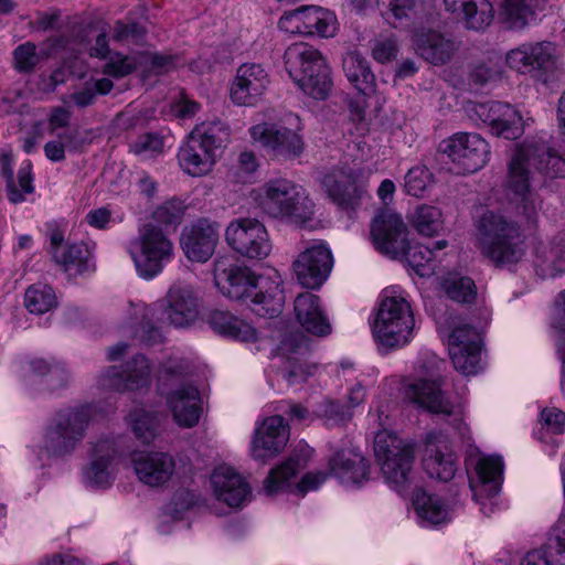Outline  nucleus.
Returning a JSON list of instances; mask_svg holds the SVG:
<instances>
[{"instance_id": "f257e3e1", "label": "nucleus", "mask_w": 565, "mask_h": 565, "mask_svg": "<svg viewBox=\"0 0 565 565\" xmlns=\"http://www.w3.org/2000/svg\"><path fill=\"white\" fill-rule=\"evenodd\" d=\"M214 282L225 297L249 301L252 311L259 317L274 318L282 310L285 297L276 271L268 277H257L232 258L220 257L214 263Z\"/></svg>"}, {"instance_id": "f03ea898", "label": "nucleus", "mask_w": 565, "mask_h": 565, "mask_svg": "<svg viewBox=\"0 0 565 565\" xmlns=\"http://www.w3.org/2000/svg\"><path fill=\"white\" fill-rule=\"evenodd\" d=\"M475 244L495 267L513 269L525 259L527 244L520 226L504 215L488 211L476 225Z\"/></svg>"}, {"instance_id": "7ed1b4c3", "label": "nucleus", "mask_w": 565, "mask_h": 565, "mask_svg": "<svg viewBox=\"0 0 565 565\" xmlns=\"http://www.w3.org/2000/svg\"><path fill=\"white\" fill-rule=\"evenodd\" d=\"M252 196L265 215L286 224L305 226L315 215V203L307 191L287 178L269 179Z\"/></svg>"}, {"instance_id": "20e7f679", "label": "nucleus", "mask_w": 565, "mask_h": 565, "mask_svg": "<svg viewBox=\"0 0 565 565\" xmlns=\"http://www.w3.org/2000/svg\"><path fill=\"white\" fill-rule=\"evenodd\" d=\"M415 319L405 295L396 289H385L371 322L372 335L380 348L398 349L414 337Z\"/></svg>"}, {"instance_id": "39448f33", "label": "nucleus", "mask_w": 565, "mask_h": 565, "mask_svg": "<svg viewBox=\"0 0 565 565\" xmlns=\"http://www.w3.org/2000/svg\"><path fill=\"white\" fill-rule=\"evenodd\" d=\"M285 66L295 84L315 99H326L332 87L331 70L327 58L312 45L290 44L284 54Z\"/></svg>"}, {"instance_id": "423d86ee", "label": "nucleus", "mask_w": 565, "mask_h": 565, "mask_svg": "<svg viewBox=\"0 0 565 565\" xmlns=\"http://www.w3.org/2000/svg\"><path fill=\"white\" fill-rule=\"evenodd\" d=\"M228 139V128L221 120L195 126L179 149L178 160L181 169L192 177L210 173Z\"/></svg>"}, {"instance_id": "0eeeda50", "label": "nucleus", "mask_w": 565, "mask_h": 565, "mask_svg": "<svg viewBox=\"0 0 565 565\" xmlns=\"http://www.w3.org/2000/svg\"><path fill=\"white\" fill-rule=\"evenodd\" d=\"M301 130L300 118L295 114H288L276 122L263 121L248 129L253 143L277 160H292L303 152Z\"/></svg>"}, {"instance_id": "6e6552de", "label": "nucleus", "mask_w": 565, "mask_h": 565, "mask_svg": "<svg viewBox=\"0 0 565 565\" xmlns=\"http://www.w3.org/2000/svg\"><path fill=\"white\" fill-rule=\"evenodd\" d=\"M374 454L385 482L404 493L413 479V448L392 431L382 429L374 437Z\"/></svg>"}, {"instance_id": "1a4fd4ad", "label": "nucleus", "mask_w": 565, "mask_h": 565, "mask_svg": "<svg viewBox=\"0 0 565 565\" xmlns=\"http://www.w3.org/2000/svg\"><path fill=\"white\" fill-rule=\"evenodd\" d=\"M137 274L143 279L158 276L172 259L174 246L166 233L153 224H146L131 238L127 246Z\"/></svg>"}, {"instance_id": "9d476101", "label": "nucleus", "mask_w": 565, "mask_h": 565, "mask_svg": "<svg viewBox=\"0 0 565 565\" xmlns=\"http://www.w3.org/2000/svg\"><path fill=\"white\" fill-rule=\"evenodd\" d=\"M438 330L448 347L455 369L466 376L481 370V337L478 330L462 324L458 318L449 317L438 321Z\"/></svg>"}, {"instance_id": "9b49d317", "label": "nucleus", "mask_w": 565, "mask_h": 565, "mask_svg": "<svg viewBox=\"0 0 565 565\" xmlns=\"http://www.w3.org/2000/svg\"><path fill=\"white\" fill-rule=\"evenodd\" d=\"M66 230L67 223L64 221H51L45 225V248L52 259L68 277L94 273V245L84 242L65 243Z\"/></svg>"}, {"instance_id": "f8f14e48", "label": "nucleus", "mask_w": 565, "mask_h": 565, "mask_svg": "<svg viewBox=\"0 0 565 565\" xmlns=\"http://www.w3.org/2000/svg\"><path fill=\"white\" fill-rule=\"evenodd\" d=\"M96 413V406L88 403L61 409L46 430L45 447L58 456L71 454L85 437L88 422Z\"/></svg>"}, {"instance_id": "ddd939ff", "label": "nucleus", "mask_w": 565, "mask_h": 565, "mask_svg": "<svg viewBox=\"0 0 565 565\" xmlns=\"http://www.w3.org/2000/svg\"><path fill=\"white\" fill-rule=\"evenodd\" d=\"M559 52L552 41L524 42L505 53V64L520 75L546 84L557 70Z\"/></svg>"}, {"instance_id": "4468645a", "label": "nucleus", "mask_w": 565, "mask_h": 565, "mask_svg": "<svg viewBox=\"0 0 565 565\" xmlns=\"http://www.w3.org/2000/svg\"><path fill=\"white\" fill-rule=\"evenodd\" d=\"M338 26L335 13L319 6H301L284 12L278 20L281 31L307 38H333Z\"/></svg>"}, {"instance_id": "2eb2a0df", "label": "nucleus", "mask_w": 565, "mask_h": 565, "mask_svg": "<svg viewBox=\"0 0 565 565\" xmlns=\"http://www.w3.org/2000/svg\"><path fill=\"white\" fill-rule=\"evenodd\" d=\"M466 111L471 120L487 126L492 135L510 140L519 138L526 125L519 109L508 103H469Z\"/></svg>"}, {"instance_id": "dca6fc26", "label": "nucleus", "mask_w": 565, "mask_h": 565, "mask_svg": "<svg viewBox=\"0 0 565 565\" xmlns=\"http://www.w3.org/2000/svg\"><path fill=\"white\" fill-rule=\"evenodd\" d=\"M129 438L124 435H106L93 445L89 466L84 471L85 482L93 488L109 487L115 479V460L128 449Z\"/></svg>"}, {"instance_id": "f3484780", "label": "nucleus", "mask_w": 565, "mask_h": 565, "mask_svg": "<svg viewBox=\"0 0 565 565\" xmlns=\"http://www.w3.org/2000/svg\"><path fill=\"white\" fill-rule=\"evenodd\" d=\"M537 149L526 148L525 145L518 147L508 164V175L505 186L511 200L519 203L522 213L531 218L535 213L536 200L531 190V154L536 153Z\"/></svg>"}, {"instance_id": "a211bd4d", "label": "nucleus", "mask_w": 565, "mask_h": 565, "mask_svg": "<svg viewBox=\"0 0 565 565\" xmlns=\"http://www.w3.org/2000/svg\"><path fill=\"white\" fill-rule=\"evenodd\" d=\"M226 243L247 258L262 259L271 252V244L264 224L255 218H237L225 230Z\"/></svg>"}, {"instance_id": "6ab92c4d", "label": "nucleus", "mask_w": 565, "mask_h": 565, "mask_svg": "<svg viewBox=\"0 0 565 565\" xmlns=\"http://www.w3.org/2000/svg\"><path fill=\"white\" fill-rule=\"evenodd\" d=\"M443 152L465 173H475L490 160L488 141L476 132H456L443 142Z\"/></svg>"}, {"instance_id": "aec40b11", "label": "nucleus", "mask_w": 565, "mask_h": 565, "mask_svg": "<svg viewBox=\"0 0 565 565\" xmlns=\"http://www.w3.org/2000/svg\"><path fill=\"white\" fill-rule=\"evenodd\" d=\"M302 469L299 458L290 457L278 467L270 470L264 481V490L268 495L290 491L297 494H306L317 490L327 479L322 472H309L297 482V473Z\"/></svg>"}, {"instance_id": "412c9836", "label": "nucleus", "mask_w": 565, "mask_h": 565, "mask_svg": "<svg viewBox=\"0 0 565 565\" xmlns=\"http://www.w3.org/2000/svg\"><path fill=\"white\" fill-rule=\"evenodd\" d=\"M289 426L280 415H273L256 424L250 443V455L255 460L266 462L286 447Z\"/></svg>"}, {"instance_id": "4be33fe9", "label": "nucleus", "mask_w": 565, "mask_h": 565, "mask_svg": "<svg viewBox=\"0 0 565 565\" xmlns=\"http://www.w3.org/2000/svg\"><path fill=\"white\" fill-rule=\"evenodd\" d=\"M333 265L332 254L322 242H313L294 262L299 284L309 289L319 288L328 278Z\"/></svg>"}, {"instance_id": "5701e85b", "label": "nucleus", "mask_w": 565, "mask_h": 565, "mask_svg": "<svg viewBox=\"0 0 565 565\" xmlns=\"http://www.w3.org/2000/svg\"><path fill=\"white\" fill-rule=\"evenodd\" d=\"M407 226L402 216L392 211H382L373 220L371 237L381 254L398 257L407 247Z\"/></svg>"}, {"instance_id": "b1692460", "label": "nucleus", "mask_w": 565, "mask_h": 565, "mask_svg": "<svg viewBox=\"0 0 565 565\" xmlns=\"http://www.w3.org/2000/svg\"><path fill=\"white\" fill-rule=\"evenodd\" d=\"M270 83L267 71L257 63H244L231 83L230 97L237 106H256Z\"/></svg>"}, {"instance_id": "393cba45", "label": "nucleus", "mask_w": 565, "mask_h": 565, "mask_svg": "<svg viewBox=\"0 0 565 565\" xmlns=\"http://www.w3.org/2000/svg\"><path fill=\"white\" fill-rule=\"evenodd\" d=\"M151 366L143 355H137L125 367L109 366L97 376V386L116 392L135 391L150 383Z\"/></svg>"}, {"instance_id": "a878e982", "label": "nucleus", "mask_w": 565, "mask_h": 565, "mask_svg": "<svg viewBox=\"0 0 565 565\" xmlns=\"http://www.w3.org/2000/svg\"><path fill=\"white\" fill-rule=\"evenodd\" d=\"M167 320L177 328L194 323L200 316L201 297L192 284L185 280L174 281L167 292Z\"/></svg>"}, {"instance_id": "bb28decb", "label": "nucleus", "mask_w": 565, "mask_h": 565, "mask_svg": "<svg viewBox=\"0 0 565 565\" xmlns=\"http://www.w3.org/2000/svg\"><path fill=\"white\" fill-rule=\"evenodd\" d=\"M215 499L230 508H242L252 499V489L245 478L233 467L220 465L210 477Z\"/></svg>"}, {"instance_id": "cd10ccee", "label": "nucleus", "mask_w": 565, "mask_h": 565, "mask_svg": "<svg viewBox=\"0 0 565 565\" xmlns=\"http://www.w3.org/2000/svg\"><path fill=\"white\" fill-rule=\"evenodd\" d=\"M423 467L433 479L447 482L454 478L457 461L446 435L437 431L428 434Z\"/></svg>"}, {"instance_id": "c85d7f7f", "label": "nucleus", "mask_w": 565, "mask_h": 565, "mask_svg": "<svg viewBox=\"0 0 565 565\" xmlns=\"http://www.w3.org/2000/svg\"><path fill=\"white\" fill-rule=\"evenodd\" d=\"M218 242V225L200 218L181 234L180 244L184 255L192 262L205 263L214 254Z\"/></svg>"}, {"instance_id": "c756f323", "label": "nucleus", "mask_w": 565, "mask_h": 565, "mask_svg": "<svg viewBox=\"0 0 565 565\" xmlns=\"http://www.w3.org/2000/svg\"><path fill=\"white\" fill-rule=\"evenodd\" d=\"M131 467L140 482L157 488L172 479L175 461L168 452L139 451L131 457Z\"/></svg>"}, {"instance_id": "7c9ffc66", "label": "nucleus", "mask_w": 565, "mask_h": 565, "mask_svg": "<svg viewBox=\"0 0 565 565\" xmlns=\"http://www.w3.org/2000/svg\"><path fill=\"white\" fill-rule=\"evenodd\" d=\"M166 404L179 427L192 428L200 422L202 399L196 386L188 383L172 388L166 396Z\"/></svg>"}, {"instance_id": "2f4dec72", "label": "nucleus", "mask_w": 565, "mask_h": 565, "mask_svg": "<svg viewBox=\"0 0 565 565\" xmlns=\"http://www.w3.org/2000/svg\"><path fill=\"white\" fill-rule=\"evenodd\" d=\"M322 183L329 198L343 209L355 207L363 194L356 173L350 167L333 169L324 175Z\"/></svg>"}, {"instance_id": "473e14b6", "label": "nucleus", "mask_w": 565, "mask_h": 565, "mask_svg": "<svg viewBox=\"0 0 565 565\" xmlns=\"http://www.w3.org/2000/svg\"><path fill=\"white\" fill-rule=\"evenodd\" d=\"M503 481V460L500 456H482L475 465V477L470 478L473 498L491 499L497 495Z\"/></svg>"}, {"instance_id": "72a5a7b5", "label": "nucleus", "mask_w": 565, "mask_h": 565, "mask_svg": "<svg viewBox=\"0 0 565 565\" xmlns=\"http://www.w3.org/2000/svg\"><path fill=\"white\" fill-rule=\"evenodd\" d=\"M295 317L299 324L317 337L329 335L332 331L329 317L321 306L320 298L311 292H302L294 302Z\"/></svg>"}, {"instance_id": "f704fd0d", "label": "nucleus", "mask_w": 565, "mask_h": 565, "mask_svg": "<svg viewBox=\"0 0 565 565\" xmlns=\"http://www.w3.org/2000/svg\"><path fill=\"white\" fill-rule=\"evenodd\" d=\"M330 470L347 487L361 486L369 479V463L355 448H345L330 459Z\"/></svg>"}, {"instance_id": "c9c22d12", "label": "nucleus", "mask_w": 565, "mask_h": 565, "mask_svg": "<svg viewBox=\"0 0 565 565\" xmlns=\"http://www.w3.org/2000/svg\"><path fill=\"white\" fill-rule=\"evenodd\" d=\"M406 396L433 414L449 416L454 413V405L448 401L437 380L418 379L406 388Z\"/></svg>"}, {"instance_id": "e433bc0d", "label": "nucleus", "mask_w": 565, "mask_h": 565, "mask_svg": "<svg viewBox=\"0 0 565 565\" xmlns=\"http://www.w3.org/2000/svg\"><path fill=\"white\" fill-rule=\"evenodd\" d=\"M13 156L11 149L0 148V175L6 181L7 195L10 202L20 203L24 200L25 193L33 192V164L31 160H25L18 171V183L14 181Z\"/></svg>"}, {"instance_id": "4c0bfd02", "label": "nucleus", "mask_w": 565, "mask_h": 565, "mask_svg": "<svg viewBox=\"0 0 565 565\" xmlns=\"http://www.w3.org/2000/svg\"><path fill=\"white\" fill-rule=\"evenodd\" d=\"M413 43L416 53L433 65L448 63L458 50L454 40L434 31L416 33Z\"/></svg>"}, {"instance_id": "58836bf2", "label": "nucleus", "mask_w": 565, "mask_h": 565, "mask_svg": "<svg viewBox=\"0 0 565 565\" xmlns=\"http://www.w3.org/2000/svg\"><path fill=\"white\" fill-rule=\"evenodd\" d=\"M413 505L423 526L440 525L451 520L452 513L449 505L437 494L416 490L413 495Z\"/></svg>"}, {"instance_id": "ea45409f", "label": "nucleus", "mask_w": 565, "mask_h": 565, "mask_svg": "<svg viewBox=\"0 0 565 565\" xmlns=\"http://www.w3.org/2000/svg\"><path fill=\"white\" fill-rule=\"evenodd\" d=\"M342 68L347 79L362 96L375 94L376 78L364 56L355 51L347 53Z\"/></svg>"}, {"instance_id": "a19ab883", "label": "nucleus", "mask_w": 565, "mask_h": 565, "mask_svg": "<svg viewBox=\"0 0 565 565\" xmlns=\"http://www.w3.org/2000/svg\"><path fill=\"white\" fill-rule=\"evenodd\" d=\"M537 275L554 278L565 271V244L558 238L553 242H540L535 247L533 260Z\"/></svg>"}, {"instance_id": "79ce46f5", "label": "nucleus", "mask_w": 565, "mask_h": 565, "mask_svg": "<svg viewBox=\"0 0 565 565\" xmlns=\"http://www.w3.org/2000/svg\"><path fill=\"white\" fill-rule=\"evenodd\" d=\"M206 321L220 334L244 342L257 340V332L249 323L233 317L227 311L212 310Z\"/></svg>"}, {"instance_id": "37998d69", "label": "nucleus", "mask_w": 565, "mask_h": 565, "mask_svg": "<svg viewBox=\"0 0 565 565\" xmlns=\"http://www.w3.org/2000/svg\"><path fill=\"white\" fill-rule=\"evenodd\" d=\"M447 246L448 242L446 239L435 242L433 246L423 244L411 245L407 241L406 250L401 253L399 256L406 258L408 265L418 276L428 277L435 273L436 252L443 250Z\"/></svg>"}, {"instance_id": "c03bdc74", "label": "nucleus", "mask_w": 565, "mask_h": 565, "mask_svg": "<svg viewBox=\"0 0 565 565\" xmlns=\"http://www.w3.org/2000/svg\"><path fill=\"white\" fill-rule=\"evenodd\" d=\"M126 422L136 438L143 444L152 443L158 436L160 418L157 412L136 407L129 412Z\"/></svg>"}, {"instance_id": "a18cd8bd", "label": "nucleus", "mask_w": 565, "mask_h": 565, "mask_svg": "<svg viewBox=\"0 0 565 565\" xmlns=\"http://www.w3.org/2000/svg\"><path fill=\"white\" fill-rule=\"evenodd\" d=\"M526 148L537 149L536 153L531 154V161L534 168L546 173L550 177L565 178V158L548 149L544 145L525 143Z\"/></svg>"}, {"instance_id": "49530a36", "label": "nucleus", "mask_w": 565, "mask_h": 565, "mask_svg": "<svg viewBox=\"0 0 565 565\" xmlns=\"http://www.w3.org/2000/svg\"><path fill=\"white\" fill-rule=\"evenodd\" d=\"M382 15L394 26L409 22L417 15V0H377Z\"/></svg>"}, {"instance_id": "de8ad7c7", "label": "nucleus", "mask_w": 565, "mask_h": 565, "mask_svg": "<svg viewBox=\"0 0 565 565\" xmlns=\"http://www.w3.org/2000/svg\"><path fill=\"white\" fill-rule=\"evenodd\" d=\"M412 223L420 235L433 236L443 230L441 211L431 205H419L412 215Z\"/></svg>"}, {"instance_id": "09e8293b", "label": "nucleus", "mask_w": 565, "mask_h": 565, "mask_svg": "<svg viewBox=\"0 0 565 565\" xmlns=\"http://www.w3.org/2000/svg\"><path fill=\"white\" fill-rule=\"evenodd\" d=\"M503 11L511 29H523L536 20L533 0H503Z\"/></svg>"}, {"instance_id": "8fccbe9b", "label": "nucleus", "mask_w": 565, "mask_h": 565, "mask_svg": "<svg viewBox=\"0 0 565 565\" xmlns=\"http://www.w3.org/2000/svg\"><path fill=\"white\" fill-rule=\"evenodd\" d=\"M443 289L450 299L461 303L472 302L477 297L475 281L458 274L449 275L443 281Z\"/></svg>"}, {"instance_id": "3c124183", "label": "nucleus", "mask_w": 565, "mask_h": 565, "mask_svg": "<svg viewBox=\"0 0 565 565\" xmlns=\"http://www.w3.org/2000/svg\"><path fill=\"white\" fill-rule=\"evenodd\" d=\"M315 414L321 418L328 427L343 425L352 418V411L349 406L331 398L321 401L317 405Z\"/></svg>"}, {"instance_id": "603ef678", "label": "nucleus", "mask_w": 565, "mask_h": 565, "mask_svg": "<svg viewBox=\"0 0 565 565\" xmlns=\"http://www.w3.org/2000/svg\"><path fill=\"white\" fill-rule=\"evenodd\" d=\"M494 14V8L489 0H473L463 24L467 29L480 31L492 23Z\"/></svg>"}, {"instance_id": "864d4df0", "label": "nucleus", "mask_w": 565, "mask_h": 565, "mask_svg": "<svg viewBox=\"0 0 565 565\" xmlns=\"http://www.w3.org/2000/svg\"><path fill=\"white\" fill-rule=\"evenodd\" d=\"M195 502L194 494L188 490L177 491L164 507L163 516L171 521H182Z\"/></svg>"}, {"instance_id": "5fc2aeb1", "label": "nucleus", "mask_w": 565, "mask_h": 565, "mask_svg": "<svg viewBox=\"0 0 565 565\" xmlns=\"http://www.w3.org/2000/svg\"><path fill=\"white\" fill-rule=\"evenodd\" d=\"M67 373L58 364H51L44 360L38 361V383L49 390H55L66 384Z\"/></svg>"}, {"instance_id": "6e6d98bb", "label": "nucleus", "mask_w": 565, "mask_h": 565, "mask_svg": "<svg viewBox=\"0 0 565 565\" xmlns=\"http://www.w3.org/2000/svg\"><path fill=\"white\" fill-rule=\"evenodd\" d=\"M433 174L425 166H416L405 175V190L408 194L419 198L433 184Z\"/></svg>"}, {"instance_id": "4d7b16f0", "label": "nucleus", "mask_w": 565, "mask_h": 565, "mask_svg": "<svg viewBox=\"0 0 565 565\" xmlns=\"http://www.w3.org/2000/svg\"><path fill=\"white\" fill-rule=\"evenodd\" d=\"M130 150L141 159H149L162 152L163 139L158 134L148 132L139 136L130 145Z\"/></svg>"}, {"instance_id": "13d9d810", "label": "nucleus", "mask_w": 565, "mask_h": 565, "mask_svg": "<svg viewBox=\"0 0 565 565\" xmlns=\"http://www.w3.org/2000/svg\"><path fill=\"white\" fill-rule=\"evenodd\" d=\"M521 565H565V557L559 556L548 542L546 546L529 552Z\"/></svg>"}, {"instance_id": "bf43d9fd", "label": "nucleus", "mask_w": 565, "mask_h": 565, "mask_svg": "<svg viewBox=\"0 0 565 565\" xmlns=\"http://www.w3.org/2000/svg\"><path fill=\"white\" fill-rule=\"evenodd\" d=\"M185 210L186 206L182 200L171 199L163 202L156 209L153 217L159 223L173 224L182 218Z\"/></svg>"}, {"instance_id": "052dcab7", "label": "nucleus", "mask_w": 565, "mask_h": 565, "mask_svg": "<svg viewBox=\"0 0 565 565\" xmlns=\"http://www.w3.org/2000/svg\"><path fill=\"white\" fill-rule=\"evenodd\" d=\"M14 67L20 73H28L35 67V44L25 42L13 51Z\"/></svg>"}, {"instance_id": "680f3d73", "label": "nucleus", "mask_w": 565, "mask_h": 565, "mask_svg": "<svg viewBox=\"0 0 565 565\" xmlns=\"http://www.w3.org/2000/svg\"><path fill=\"white\" fill-rule=\"evenodd\" d=\"M141 64V56L116 55L105 66V73L115 77H122L130 74Z\"/></svg>"}, {"instance_id": "e2e57ef3", "label": "nucleus", "mask_w": 565, "mask_h": 565, "mask_svg": "<svg viewBox=\"0 0 565 565\" xmlns=\"http://www.w3.org/2000/svg\"><path fill=\"white\" fill-rule=\"evenodd\" d=\"M552 329L555 332L556 350L559 353V347L565 348V289L557 296Z\"/></svg>"}, {"instance_id": "0e129e2a", "label": "nucleus", "mask_w": 565, "mask_h": 565, "mask_svg": "<svg viewBox=\"0 0 565 565\" xmlns=\"http://www.w3.org/2000/svg\"><path fill=\"white\" fill-rule=\"evenodd\" d=\"M397 53V41L393 36L376 40L372 49V56L379 63H386L394 60Z\"/></svg>"}, {"instance_id": "69168bd1", "label": "nucleus", "mask_w": 565, "mask_h": 565, "mask_svg": "<svg viewBox=\"0 0 565 565\" xmlns=\"http://www.w3.org/2000/svg\"><path fill=\"white\" fill-rule=\"evenodd\" d=\"M540 420L553 434H562L565 430V413L556 407L544 408Z\"/></svg>"}, {"instance_id": "338daca9", "label": "nucleus", "mask_w": 565, "mask_h": 565, "mask_svg": "<svg viewBox=\"0 0 565 565\" xmlns=\"http://www.w3.org/2000/svg\"><path fill=\"white\" fill-rule=\"evenodd\" d=\"M258 162L256 156L252 151H243L238 157L235 179L238 182H247L256 172Z\"/></svg>"}, {"instance_id": "774afa93", "label": "nucleus", "mask_w": 565, "mask_h": 565, "mask_svg": "<svg viewBox=\"0 0 565 565\" xmlns=\"http://www.w3.org/2000/svg\"><path fill=\"white\" fill-rule=\"evenodd\" d=\"M307 348V338L299 331L285 334L278 345V352L281 355L297 353Z\"/></svg>"}]
</instances>
